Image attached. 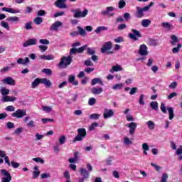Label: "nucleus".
I'll return each instance as SVG.
<instances>
[{
	"label": "nucleus",
	"instance_id": "obj_28",
	"mask_svg": "<svg viewBox=\"0 0 182 182\" xmlns=\"http://www.w3.org/2000/svg\"><path fill=\"white\" fill-rule=\"evenodd\" d=\"M33 22L36 24V25H41V23H42V22H43V18L42 17H36L33 20Z\"/></svg>",
	"mask_w": 182,
	"mask_h": 182
},
{
	"label": "nucleus",
	"instance_id": "obj_60",
	"mask_svg": "<svg viewBox=\"0 0 182 182\" xmlns=\"http://www.w3.org/2000/svg\"><path fill=\"white\" fill-rule=\"evenodd\" d=\"M85 65L86 66H93V64L92 63V60H90V58L85 61Z\"/></svg>",
	"mask_w": 182,
	"mask_h": 182
},
{
	"label": "nucleus",
	"instance_id": "obj_17",
	"mask_svg": "<svg viewBox=\"0 0 182 182\" xmlns=\"http://www.w3.org/2000/svg\"><path fill=\"white\" fill-rule=\"evenodd\" d=\"M122 70H123V67H122L120 65H116L112 66L109 72L111 73H114V72H122Z\"/></svg>",
	"mask_w": 182,
	"mask_h": 182
},
{
	"label": "nucleus",
	"instance_id": "obj_7",
	"mask_svg": "<svg viewBox=\"0 0 182 182\" xmlns=\"http://www.w3.org/2000/svg\"><path fill=\"white\" fill-rule=\"evenodd\" d=\"M127 127L129 129V134L131 136H133V134H134V133L136 132V129H137V123L132 122L127 124Z\"/></svg>",
	"mask_w": 182,
	"mask_h": 182
},
{
	"label": "nucleus",
	"instance_id": "obj_6",
	"mask_svg": "<svg viewBox=\"0 0 182 182\" xmlns=\"http://www.w3.org/2000/svg\"><path fill=\"white\" fill-rule=\"evenodd\" d=\"M12 117H16V119H22L24 116H26V110L25 109H17L15 112L11 114Z\"/></svg>",
	"mask_w": 182,
	"mask_h": 182
},
{
	"label": "nucleus",
	"instance_id": "obj_26",
	"mask_svg": "<svg viewBox=\"0 0 182 182\" xmlns=\"http://www.w3.org/2000/svg\"><path fill=\"white\" fill-rule=\"evenodd\" d=\"M142 149L144 150V154H145V156H147V151L150 150V146H149V144L147 143H144L142 144Z\"/></svg>",
	"mask_w": 182,
	"mask_h": 182
},
{
	"label": "nucleus",
	"instance_id": "obj_23",
	"mask_svg": "<svg viewBox=\"0 0 182 182\" xmlns=\"http://www.w3.org/2000/svg\"><path fill=\"white\" fill-rule=\"evenodd\" d=\"M169 114V120H173L174 119V109L171 107L166 108Z\"/></svg>",
	"mask_w": 182,
	"mask_h": 182
},
{
	"label": "nucleus",
	"instance_id": "obj_48",
	"mask_svg": "<svg viewBox=\"0 0 182 182\" xmlns=\"http://www.w3.org/2000/svg\"><path fill=\"white\" fill-rule=\"evenodd\" d=\"M25 29H26V31H29L31 29H32V23L31 22H28L26 23L25 26H24Z\"/></svg>",
	"mask_w": 182,
	"mask_h": 182
},
{
	"label": "nucleus",
	"instance_id": "obj_25",
	"mask_svg": "<svg viewBox=\"0 0 182 182\" xmlns=\"http://www.w3.org/2000/svg\"><path fill=\"white\" fill-rule=\"evenodd\" d=\"M124 144L125 146H130L133 144V141L129 138V136H124Z\"/></svg>",
	"mask_w": 182,
	"mask_h": 182
},
{
	"label": "nucleus",
	"instance_id": "obj_49",
	"mask_svg": "<svg viewBox=\"0 0 182 182\" xmlns=\"http://www.w3.org/2000/svg\"><path fill=\"white\" fill-rule=\"evenodd\" d=\"M38 49L41 52V53H43V52L46 51V46L40 45L38 46Z\"/></svg>",
	"mask_w": 182,
	"mask_h": 182
},
{
	"label": "nucleus",
	"instance_id": "obj_36",
	"mask_svg": "<svg viewBox=\"0 0 182 182\" xmlns=\"http://www.w3.org/2000/svg\"><path fill=\"white\" fill-rule=\"evenodd\" d=\"M102 31H107V27L106 26H99L95 30V33H100Z\"/></svg>",
	"mask_w": 182,
	"mask_h": 182
},
{
	"label": "nucleus",
	"instance_id": "obj_32",
	"mask_svg": "<svg viewBox=\"0 0 182 182\" xmlns=\"http://www.w3.org/2000/svg\"><path fill=\"white\" fill-rule=\"evenodd\" d=\"M144 97H146L144 94H141L139 95V105H141V106H144V105H145Z\"/></svg>",
	"mask_w": 182,
	"mask_h": 182
},
{
	"label": "nucleus",
	"instance_id": "obj_59",
	"mask_svg": "<svg viewBox=\"0 0 182 182\" xmlns=\"http://www.w3.org/2000/svg\"><path fill=\"white\" fill-rule=\"evenodd\" d=\"M1 101L4 102H11L9 96H8V95L3 96L2 98H1Z\"/></svg>",
	"mask_w": 182,
	"mask_h": 182
},
{
	"label": "nucleus",
	"instance_id": "obj_31",
	"mask_svg": "<svg viewBox=\"0 0 182 182\" xmlns=\"http://www.w3.org/2000/svg\"><path fill=\"white\" fill-rule=\"evenodd\" d=\"M150 107L154 110L157 111V110H159V102H151L150 103Z\"/></svg>",
	"mask_w": 182,
	"mask_h": 182
},
{
	"label": "nucleus",
	"instance_id": "obj_10",
	"mask_svg": "<svg viewBox=\"0 0 182 182\" xmlns=\"http://www.w3.org/2000/svg\"><path fill=\"white\" fill-rule=\"evenodd\" d=\"M38 43V39L31 38L28 39L23 43V48H28V46H33V45H36Z\"/></svg>",
	"mask_w": 182,
	"mask_h": 182
},
{
	"label": "nucleus",
	"instance_id": "obj_34",
	"mask_svg": "<svg viewBox=\"0 0 182 182\" xmlns=\"http://www.w3.org/2000/svg\"><path fill=\"white\" fill-rule=\"evenodd\" d=\"M123 87V84L118 83L113 85L112 89L113 90H120Z\"/></svg>",
	"mask_w": 182,
	"mask_h": 182
},
{
	"label": "nucleus",
	"instance_id": "obj_39",
	"mask_svg": "<svg viewBox=\"0 0 182 182\" xmlns=\"http://www.w3.org/2000/svg\"><path fill=\"white\" fill-rule=\"evenodd\" d=\"M88 105L89 106H95L96 105V98L91 97L88 100Z\"/></svg>",
	"mask_w": 182,
	"mask_h": 182
},
{
	"label": "nucleus",
	"instance_id": "obj_30",
	"mask_svg": "<svg viewBox=\"0 0 182 182\" xmlns=\"http://www.w3.org/2000/svg\"><path fill=\"white\" fill-rule=\"evenodd\" d=\"M146 125L148 127V129H149V130H154V127L156 125L153 121L146 122Z\"/></svg>",
	"mask_w": 182,
	"mask_h": 182
},
{
	"label": "nucleus",
	"instance_id": "obj_2",
	"mask_svg": "<svg viewBox=\"0 0 182 182\" xmlns=\"http://www.w3.org/2000/svg\"><path fill=\"white\" fill-rule=\"evenodd\" d=\"M0 174L1 176V182L12 181V176L6 169H0Z\"/></svg>",
	"mask_w": 182,
	"mask_h": 182
},
{
	"label": "nucleus",
	"instance_id": "obj_56",
	"mask_svg": "<svg viewBox=\"0 0 182 182\" xmlns=\"http://www.w3.org/2000/svg\"><path fill=\"white\" fill-rule=\"evenodd\" d=\"M53 149H54V152L56 153V154H58L59 151H60V148L59 147V144L55 145Z\"/></svg>",
	"mask_w": 182,
	"mask_h": 182
},
{
	"label": "nucleus",
	"instance_id": "obj_13",
	"mask_svg": "<svg viewBox=\"0 0 182 182\" xmlns=\"http://www.w3.org/2000/svg\"><path fill=\"white\" fill-rule=\"evenodd\" d=\"M112 44L110 41L106 42L101 48L102 53H106L107 50H110L112 49Z\"/></svg>",
	"mask_w": 182,
	"mask_h": 182
},
{
	"label": "nucleus",
	"instance_id": "obj_54",
	"mask_svg": "<svg viewBox=\"0 0 182 182\" xmlns=\"http://www.w3.org/2000/svg\"><path fill=\"white\" fill-rule=\"evenodd\" d=\"M87 53L88 55H95V53H96L95 51V48H87Z\"/></svg>",
	"mask_w": 182,
	"mask_h": 182
},
{
	"label": "nucleus",
	"instance_id": "obj_44",
	"mask_svg": "<svg viewBox=\"0 0 182 182\" xmlns=\"http://www.w3.org/2000/svg\"><path fill=\"white\" fill-rule=\"evenodd\" d=\"M1 26H2V28H4V29H7V31H9V24H8V23L5 21H1Z\"/></svg>",
	"mask_w": 182,
	"mask_h": 182
},
{
	"label": "nucleus",
	"instance_id": "obj_27",
	"mask_svg": "<svg viewBox=\"0 0 182 182\" xmlns=\"http://www.w3.org/2000/svg\"><path fill=\"white\" fill-rule=\"evenodd\" d=\"M150 23H151V21L149 19H144L141 21V26H144V28H148Z\"/></svg>",
	"mask_w": 182,
	"mask_h": 182
},
{
	"label": "nucleus",
	"instance_id": "obj_33",
	"mask_svg": "<svg viewBox=\"0 0 182 182\" xmlns=\"http://www.w3.org/2000/svg\"><path fill=\"white\" fill-rule=\"evenodd\" d=\"M162 28H164L165 29H168V31H170L171 29V24L168 22H164L161 23Z\"/></svg>",
	"mask_w": 182,
	"mask_h": 182
},
{
	"label": "nucleus",
	"instance_id": "obj_47",
	"mask_svg": "<svg viewBox=\"0 0 182 182\" xmlns=\"http://www.w3.org/2000/svg\"><path fill=\"white\" fill-rule=\"evenodd\" d=\"M167 178H168V175H167V173H163L161 178V181L167 182Z\"/></svg>",
	"mask_w": 182,
	"mask_h": 182
},
{
	"label": "nucleus",
	"instance_id": "obj_43",
	"mask_svg": "<svg viewBox=\"0 0 182 182\" xmlns=\"http://www.w3.org/2000/svg\"><path fill=\"white\" fill-rule=\"evenodd\" d=\"M77 29H78V33L81 36H85V35L86 34V32L85 31V30L83 28H82V27H80V26H78Z\"/></svg>",
	"mask_w": 182,
	"mask_h": 182
},
{
	"label": "nucleus",
	"instance_id": "obj_16",
	"mask_svg": "<svg viewBox=\"0 0 182 182\" xmlns=\"http://www.w3.org/2000/svg\"><path fill=\"white\" fill-rule=\"evenodd\" d=\"M80 173L84 178H89L90 172H88L87 170H86V168H81L80 170Z\"/></svg>",
	"mask_w": 182,
	"mask_h": 182
},
{
	"label": "nucleus",
	"instance_id": "obj_19",
	"mask_svg": "<svg viewBox=\"0 0 182 182\" xmlns=\"http://www.w3.org/2000/svg\"><path fill=\"white\" fill-rule=\"evenodd\" d=\"M76 77L75 75H70L68 77V82L73 85V86H77L79 85V82L75 80Z\"/></svg>",
	"mask_w": 182,
	"mask_h": 182
},
{
	"label": "nucleus",
	"instance_id": "obj_40",
	"mask_svg": "<svg viewBox=\"0 0 182 182\" xmlns=\"http://www.w3.org/2000/svg\"><path fill=\"white\" fill-rule=\"evenodd\" d=\"M182 48L181 44H178L177 47H175L172 49L173 53H178L180 52V48Z\"/></svg>",
	"mask_w": 182,
	"mask_h": 182
},
{
	"label": "nucleus",
	"instance_id": "obj_62",
	"mask_svg": "<svg viewBox=\"0 0 182 182\" xmlns=\"http://www.w3.org/2000/svg\"><path fill=\"white\" fill-rule=\"evenodd\" d=\"M126 28H127V26L124 23H122L118 26L119 31H123V29H126Z\"/></svg>",
	"mask_w": 182,
	"mask_h": 182
},
{
	"label": "nucleus",
	"instance_id": "obj_21",
	"mask_svg": "<svg viewBox=\"0 0 182 182\" xmlns=\"http://www.w3.org/2000/svg\"><path fill=\"white\" fill-rule=\"evenodd\" d=\"M62 26V22L60 21H56L51 26V31H58L59 29V27Z\"/></svg>",
	"mask_w": 182,
	"mask_h": 182
},
{
	"label": "nucleus",
	"instance_id": "obj_5",
	"mask_svg": "<svg viewBox=\"0 0 182 182\" xmlns=\"http://www.w3.org/2000/svg\"><path fill=\"white\" fill-rule=\"evenodd\" d=\"M132 33L129 34V38L132 39V41H139V38H141V33H140V31L136 29H132Z\"/></svg>",
	"mask_w": 182,
	"mask_h": 182
},
{
	"label": "nucleus",
	"instance_id": "obj_45",
	"mask_svg": "<svg viewBox=\"0 0 182 182\" xmlns=\"http://www.w3.org/2000/svg\"><path fill=\"white\" fill-rule=\"evenodd\" d=\"M99 126V124H97V122H94L92 123L90 127H89V130L90 132L93 131L95 129H96V127H97Z\"/></svg>",
	"mask_w": 182,
	"mask_h": 182
},
{
	"label": "nucleus",
	"instance_id": "obj_64",
	"mask_svg": "<svg viewBox=\"0 0 182 182\" xmlns=\"http://www.w3.org/2000/svg\"><path fill=\"white\" fill-rule=\"evenodd\" d=\"M176 154L177 156H180V155L182 154V147L178 148V149H176Z\"/></svg>",
	"mask_w": 182,
	"mask_h": 182
},
{
	"label": "nucleus",
	"instance_id": "obj_9",
	"mask_svg": "<svg viewBox=\"0 0 182 182\" xmlns=\"http://www.w3.org/2000/svg\"><path fill=\"white\" fill-rule=\"evenodd\" d=\"M1 82L4 85H9L10 86H15L16 85V82H15V80L12 78V77H6V78L3 79Z\"/></svg>",
	"mask_w": 182,
	"mask_h": 182
},
{
	"label": "nucleus",
	"instance_id": "obj_22",
	"mask_svg": "<svg viewBox=\"0 0 182 182\" xmlns=\"http://www.w3.org/2000/svg\"><path fill=\"white\" fill-rule=\"evenodd\" d=\"M143 12H144V11L141 8H140L139 6L136 7V17L137 18H143V16H144V13H143Z\"/></svg>",
	"mask_w": 182,
	"mask_h": 182
},
{
	"label": "nucleus",
	"instance_id": "obj_29",
	"mask_svg": "<svg viewBox=\"0 0 182 182\" xmlns=\"http://www.w3.org/2000/svg\"><path fill=\"white\" fill-rule=\"evenodd\" d=\"M8 22H18L19 21V17L18 16H9L6 18Z\"/></svg>",
	"mask_w": 182,
	"mask_h": 182
},
{
	"label": "nucleus",
	"instance_id": "obj_14",
	"mask_svg": "<svg viewBox=\"0 0 182 182\" xmlns=\"http://www.w3.org/2000/svg\"><path fill=\"white\" fill-rule=\"evenodd\" d=\"M2 11L4 12H9V14H19V10L9 7H4Z\"/></svg>",
	"mask_w": 182,
	"mask_h": 182
},
{
	"label": "nucleus",
	"instance_id": "obj_37",
	"mask_svg": "<svg viewBox=\"0 0 182 182\" xmlns=\"http://www.w3.org/2000/svg\"><path fill=\"white\" fill-rule=\"evenodd\" d=\"M171 45H176V43L178 42V38H177V36L174 35L171 36Z\"/></svg>",
	"mask_w": 182,
	"mask_h": 182
},
{
	"label": "nucleus",
	"instance_id": "obj_58",
	"mask_svg": "<svg viewBox=\"0 0 182 182\" xmlns=\"http://www.w3.org/2000/svg\"><path fill=\"white\" fill-rule=\"evenodd\" d=\"M86 48H87V46H82V47L77 48V53H82V52H83V50H85V49H86Z\"/></svg>",
	"mask_w": 182,
	"mask_h": 182
},
{
	"label": "nucleus",
	"instance_id": "obj_20",
	"mask_svg": "<svg viewBox=\"0 0 182 182\" xmlns=\"http://www.w3.org/2000/svg\"><path fill=\"white\" fill-rule=\"evenodd\" d=\"M97 83H99V85H101V86H103V85H105L102 79L97 77L92 80L91 86H95V85H97Z\"/></svg>",
	"mask_w": 182,
	"mask_h": 182
},
{
	"label": "nucleus",
	"instance_id": "obj_50",
	"mask_svg": "<svg viewBox=\"0 0 182 182\" xmlns=\"http://www.w3.org/2000/svg\"><path fill=\"white\" fill-rule=\"evenodd\" d=\"M39 174H41V171H33V178H38L39 177Z\"/></svg>",
	"mask_w": 182,
	"mask_h": 182
},
{
	"label": "nucleus",
	"instance_id": "obj_11",
	"mask_svg": "<svg viewBox=\"0 0 182 182\" xmlns=\"http://www.w3.org/2000/svg\"><path fill=\"white\" fill-rule=\"evenodd\" d=\"M55 5L57 8H60V9H66V8H68V5H66V0H57L55 2Z\"/></svg>",
	"mask_w": 182,
	"mask_h": 182
},
{
	"label": "nucleus",
	"instance_id": "obj_53",
	"mask_svg": "<svg viewBox=\"0 0 182 182\" xmlns=\"http://www.w3.org/2000/svg\"><path fill=\"white\" fill-rule=\"evenodd\" d=\"M124 39H123V37H118L117 38L114 39V42L116 43H120L122 42H124Z\"/></svg>",
	"mask_w": 182,
	"mask_h": 182
},
{
	"label": "nucleus",
	"instance_id": "obj_61",
	"mask_svg": "<svg viewBox=\"0 0 182 182\" xmlns=\"http://www.w3.org/2000/svg\"><path fill=\"white\" fill-rule=\"evenodd\" d=\"M176 96H177V93L176 92H172L169 95H168L167 99L168 100H170L173 99V97H176Z\"/></svg>",
	"mask_w": 182,
	"mask_h": 182
},
{
	"label": "nucleus",
	"instance_id": "obj_63",
	"mask_svg": "<svg viewBox=\"0 0 182 182\" xmlns=\"http://www.w3.org/2000/svg\"><path fill=\"white\" fill-rule=\"evenodd\" d=\"M130 18H131L130 14H129V13L124 14V18L125 19V21L130 20Z\"/></svg>",
	"mask_w": 182,
	"mask_h": 182
},
{
	"label": "nucleus",
	"instance_id": "obj_4",
	"mask_svg": "<svg viewBox=\"0 0 182 182\" xmlns=\"http://www.w3.org/2000/svg\"><path fill=\"white\" fill-rule=\"evenodd\" d=\"M73 12L74 14V18H86V16H87V14H89V11L87 10V9H85L83 11H82L80 9H77Z\"/></svg>",
	"mask_w": 182,
	"mask_h": 182
},
{
	"label": "nucleus",
	"instance_id": "obj_12",
	"mask_svg": "<svg viewBox=\"0 0 182 182\" xmlns=\"http://www.w3.org/2000/svg\"><path fill=\"white\" fill-rule=\"evenodd\" d=\"M139 53L141 56H147L149 52L147 51V46L142 44L139 46Z\"/></svg>",
	"mask_w": 182,
	"mask_h": 182
},
{
	"label": "nucleus",
	"instance_id": "obj_46",
	"mask_svg": "<svg viewBox=\"0 0 182 182\" xmlns=\"http://www.w3.org/2000/svg\"><path fill=\"white\" fill-rule=\"evenodd\" d=\"M58 141L60 144H65V142L66 141V136H65L64 135L61 136L59 138Z\"/></svg>",
	"mask_w": 182,
	"mask_h": 182
},
{
	"label": "nucleus",
	"instance_id": "obj_15",
	"mask_svg": "<svg viewBox=\"0 0 182 182\" xmlns=\"http://www.w3.org/2000/svg\"><path fill=\"white\" fill-rule=\"evenodd\" d=\"M113 11H114V7L108 6V7L106 8V10H104V11H101V14L104 16H107V15H109L110 14V12H113Z\"/></svg>",
	"mask_w": 182,
	"mask_h": 182
},
{
	"label": "nucleus",
	"instance_id": "obj_51",
	"mask_svg": "<svg viewBox=\"0 0 182 182\" xmlns=\"http://www.w3.org/2000/svg\"><path fill=\"white\" fill-rule=\"evenodd\" d=\"M22 132H23V128L18 127L15 129L14 134L19 135L21 133H22Z\"/></svg>",
	"mask_w": 182,
	"mask_h": 182
},
{
	"label": "nucleus",
	"instance_id": "obj_42",
	"mask_svg": "<svg viewBox=\"0 0 182 182\" xmlns=\"http://www.w3.org/2000/svg\"><path fill=\"white\" fill-rule=\"evenodd\" d=\"M124 6H126V1H124V0H120L118 4V8H119V9H122L124 8Z\"/></svg>",
	"mask_w": 182,
	"mask_h": 182
},
{
	"label": "nucleus",
	"instance_id": "obj_3",
	"mask_svg": "<svg viewBox=\"0 0 182 182\" xmlns=\"http://www.w3.org/2000/svg\"><path fill=\"white\" fill-rule=\"evenodd\" d=\"M77 133L78 134L74 138V142L82 141V140L86 137V134H87V132L85 128L78 129Z\"/></svg>",
	"mask_w": 182,
	"mask_h": 182
},
{
	"label": "nucleus",
	"instance_id": "obj_41",
	"mask_svg": "<svg viewBox=\"0 0 182 182\" xmlns=\"http://www.w3.org/2000/svg\"><path fill=\"white\" fill-rule=\"evenodd\" d=\"M33 161H36V163H41V164H44L45 163V161H43L41 157L33 158Z\"/></svg>",
	"mask_w": 182,
	"mask_h": 182
},
{
	"label": "nucleus",
	"instance_id": "obj_55",
	"mask_svg": "<svg viewBox=\"0 0 182 182\" xmlns=\"http://www.w3.org/2000/svg\"><path fill=\"white\" fill-rule=\"evenodd\" d=\"M6 110H7V112H15V107L9 105L6 107Z\"/></svg>",
	"mask_w": 182,
	"mask_h": 182
},
{
	"label": "nucleus",
	"instance_id": "obj_52",
	"mask_svg": "<svg viewBox=\"0 0 182 182\" xmlns=\"http://www.w3.org/2000/svg\"><path fill=\"white\" fill-rule=\"evenodd\" d=\"M10 166H12L14 168H18V167H19V164L14 161H11L10 163Z\"/></svg>",
	"mask_w": 182,
	"mask_h": 182
},
{
	"label": "nucleus",
	"instance_id": "obj_1",
	"mask_svg": "<svg viewBox=\"0 0 182 182\" xmlns=\"http://www.w3.org/2000/svg\"><path fill=\"white\" fill-rule=\"evenodd\" d=\"M73 59V57H72V55H68V57H63L59 63L60 68L65 69V68L69 66L70 63H72Z\"/></svg>",
	"mask_w": 182,
	"mask_h": 182
},
{
	"label": "nucleus",
	"instance_id": "obj_24",
	"mask_svg": "<svg viewBox=\"0 0 182 182\" xmlns=\"http://www.w3.org/2000/svg\"><path fill=\"white\" fill-rule=\"evenodd\" d=\"M0 93L2 95V96H8L9 95V89H7L5 87H1L0 88Z\"/></svg>",
	"mask_w": 182,
	"mask_h": 182
},
{
	"label": "nucleus",
	"instance_id": "obj_38",
	"mask_svg": "<svg viewBox=\"0 0 182 182\" xmlns=\"http://www.w3.org/2000/svg\"><path fill=\"white\" fill-rule=\"evenodd\" d=\"M100 114H91L90 115V119L91 120H97L98 119H100Z\"/></svg>",
	"mask_w": 182,
	"mask_h": 182
},
{
	"label": "nucleus",
	"instance_id": "obj_18",
	"mask_svg": "<svg viewBox=\"0 0 182 182\" xmlns=\"http://www.w3.org/2000/svg\"><path fill=\"white\" fill-rule=\"evenodd\" d=\"M91 92L92 95H101L103 93V88L102 87H92L91 89Z\"/></svg>",
	"mask_w": 182,
	"mask_h": 182
},
{
	"label": "nucleus",
	"instance_id": "obj_57",
	"mask_svg": "<svg viewBox=\"0 0 182 182\" xmlns=\"http://www.w3.org/2000/svg\"><path fill=\"white\" fill-rule=\"evenodd\" d=\"M126 119L127 122H134V118H133L132 115L127 114L126 116Z\"/></svg>",
	"mask_w": 182,
	"mask_h": 182
},
{
	"label": "nucleus",
	"instance_id": "obj_35",
	"mask_svg": "<svg viewBox=\"0 0 182 182\" xmlns=\"http://www.w3.org/2000/svg\"><path fill=\"white\" fill-rule=\"evenodd\" d=\"M39 85V78H36L34 81L31 83V87L33 89H35V87H38V85Z\"/></svg>",
	"mask_w": 182,
	"mask_h": 182
},
{
	"label": "nucleus",
	"instance_id": "obj_8",
	"mask_svg": "<svg viewBox=\"0 0 182 182\" xmlns=\"http://www.w3.org/2000/svg\"><path fill=\"white\" fill-rule=\"evenodd\" d=\"M114 116V112L112 109L105 108L103 112L104 119H110Z\"/></svg>",
	"mask_w": 182,
	"mask_h": 182
}]
</instances>
